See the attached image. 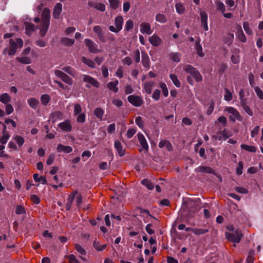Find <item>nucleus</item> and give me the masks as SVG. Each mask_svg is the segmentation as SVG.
<instances>
[{"label": "nucleus", "mask_w": 263, "mask_h": 263, "mask_svg": "<svg viewBox=\"0 0 263 263\" xmlns=\"http://www.w3.org/2000/svg\"><path fill=\"white\" fill-rule=\"evenodd\" d=\"M50 10L48 8H45L42 14V26L40 29V35L43 37L45 35L50 24Z\"/></svg>", "instance_id": "nucleus-1"}, {"label": "nucleus", "mask_w": 263, "mask_h": 263, "mask_svg": "<svg viewBox=\"0 0 263 263\" xmlns=\"http://www.w3.org/2000/svg\"><path fill=\"white\" fill-rule=\"evenodd\" d=\"M184 69L186 72L190 73L197 82L202 80V77L200 72L192 66L187 65L184 67Z\"/></svg>", "instance_id": "nucleus-2"}, {"label": "nucleus", "mask_w": 263, "mask_h": 263, "mask_svg": "<svg viewBox=\"0 0 263 263\" xmlns=\"http://www.w3.org/2000/svg\"><path fill=\"white\" fill-rule=\"evenodd\" d=\"M226 235L229 240L235 243L239 242L242 236L241 231L239 230H236L232 233H226Z\"/></svg>", "instance_id": "nucleus-3"}, {"label": "nucleus", "mask_w": 263, "mask_h": 263, "mask_svg": "<svg viewBox=\"0 0 263 263\" xmlns=\"http://www.w3.org/2000/svg\"><path fill=\"white\" fill-rule=\"evenodd\" d=\"M123 22V17L120 15L117 16L115 20L116 27H115L114 26H110L109 27V30L115 33L119 32L122 28Z\"/></svg>", "instance_id": "nucleus-4"}, {"label": "nucleus", "mask_w": 263, "mask_h": 263, "mask_svg": "<svg viewBox=\"0 0 263 263\" xmlns=\"http://www.w3.org/2000/svg\"><path fill=\"white\" fill-rule=\"evenodd\" d=\"M84 43L90 52L93 53H98L101 52V50L98 48V46L92 40L86 39Z\"/></svg>", "instance_id": "nucleus-5"}, {"label": "nucleus", "mask_w": 263, "mask_h": 263, "mask_svg": "<svg viewBox=\"0 0 263 263\" xmlns=\"http://www.w3.org/2000/svg\"><path fill=\"white\" fill-rule=\"evenodd\" d=\"M54 74L65 83L70 85H71L73 84V80L72 78L62 71L59 70H55Z\"/></svg>", "instance_id": "nucleus-6"}, {"label": "nucleus", "mask_w": 263, "mask_h": 263, "mask_svg": "<svg viewBox=\"0 0 263 263\" xmlns=\"http://www.w3.org/2000/svg\"><path fill=\"white\" fill-rule=\"evenodd\" d=\"M128 102L133 106L140 107L143 103V100L141 97L135 95H130L127 97Z\"/></svg>", "instance_id": "nucleus-7"}, {"label": "nucleus", "mask_w": 263, "mask_h": 263, "mask_svg": "<svg viewBox=\"0 0 263 263\" xmlns=\"http://www.w3.org/2000/svg\"><path fill=\"white\" fill-rule=\"evenodd\" d=\"M231 136V134L230 132L227 129H224L222 131L219 132L216 135H213L212 138L221 141L226 140Z\"/></svg>", "instance_id": "nucleus-8"}, {"label": "nucleus", "mask_w": 263, "mask_h": 263, "mask_svg": "<svg viewBox=\"0 0 263 263\" xmlns=\"http://www.w3.org/2000/svg\"><path fill=\"white\" fill-rule=\"evenodd\" d=\"M188 208L189 209V214L190 217L194 216V214L200 209L199 205L197 202L192 201L188 203Z\"/></svg>", "instance_id": "nucleus-9"}, {"label": "nucleus", "mask_w": 263, "mask_h": 263, "mask_svg": "<svg viewBox=\"0 0 263 263\" xmlns=\"http://www.w3.org/2000/svg\"><path fill=\"white\" fill-rule=\"evenodd\" d=\"M58 126L62 131L65 132H70L72 130V126L69 120H66L60 123Z\"/></svg>", "instance_id": "nucleus-10"}, {"label": "nucleus", "mask_w": 263, "mask_h": 263, "mask_svg": "<svg viewBox=\"0 0 263 263\" xmlns=\"http://www.w3.org/2000/svg\"><path fill=\"white\" fill-rule=\"evenodd\" d=\"M137 136L140 144L141 146L142 147V149L147 152L148 151L149 147L147 141L145 138L144 137V135L141 133H138Z\"/></svg>", "instance_id": "nucleus-11"}, {"label": "nucleus", "mask_w": 263, "mask_h": 263, "mask_svg": "<svg viewBox=\"0 0 263 263\" xmlns=\"http://www.w3.org/2000/svg\"><path fill=\"white\" fill-rule=\"evenodd\" d=\"M83 81L84 82L87 83L89 84H90L92 86H93V87H95L97 88L99 86V82L96 79H95L93 78H92L89 76L86 75V74L83 75Z\"/></svg>", "instance_id": "nucleus-12"}, {"label": "nucleus", "mask_w": 263, "mask_h": 263, "mask_svg": "<svg viewBox=\"0 0 263 263\" xmlns=\"http://www.w3.org/2000/svg\"><path fill=\"white\" fill-rule=\"evenodd\" d=\"M93 31L97 34L99 40L102 43L106 42L104 33L101 27L99 26H95L93 28Z\"/></svg>", "instance_id": "nucleus-13"}, {"label": "nucleus", "mask_w": 263, "mask_h": 263, "mask_svg": "<svg viewBox=\"0 0 263 263\" xmlns=\"http://www.w3.org/2000/svg\"><path fill=\"white\" fill-rule=\"evenodd\" d=\"M140 31L142 33L149 35L152 33L151 30V25L148 23H142L140 26Z\"/></svg>", "instance_id": "nucleus-14"}, {"label": "nucleus", "mask_w": 263, "mask_h": 263, "mask_svg": "<svg viewBox=\"0 0 263 263\" xmlns=\"http://www.w3.org/2000/svg\"><path fill=\"white\" fill-rule=\"evenodd\" d=\"M200 16L201 17V25L203 27L205 31H208L209 29L208 25V14L204 11H200Z\"/></svg>", "instance_id": "nucleus-15"}, {"label": "nucleus", "mask_w": 263, "mask_h": 263, "mask_svg": "<svg viewBox=\"0 0 263 263\" xmlns=\"http://www.w3.org/2000/svg\"><path fill=\"white\" fill-rule=\"evenodd\" d=\"M114 146L120 156L122 157L125 154V150L123 148L121 143L119 140H116L115 141Z\"/></svg>", "instance_id": "nucleus-16"}, {"label": "nucleus", "mask_w": 263, "mask_h": 263, "mask_svg": "<svg viewBox=\"0 0 263 263\" xmlns=\"http://www.w3.org/2000/svg\"><path fill=\"white\" fill-rule=\"evenodd\" d=\"M150 43L154 46H158L161 44L162 41L160 37L157 35H153L148 39Z\"/></svg>", "instance_id": "nucleus-17"}, {"label": "nucleus", "mask_w": 263, "mask_h": 263, "mask_svg": "<svg viewBox=\"0 0 263 263\" xmlns=\"http://www.w3.org/2000/svg\"><path fill=\"white\" fill-rule=\"evenodd\" d=\"M225 111L231 114L237 120L241 121L242 117L239 112L232 107H228L225 109Z\"/></svg>", "instance_id": "nucleus-18"}, {"label": "nucleus", "mask_w": 263, "mask_h": 263, "mask_svg": "<svg viewBox=\"0 0 263 263\" xmlns=\"http://www.w3.org/2000/svg\"><path fill=\"white\" fill-rule=\"evenodd\" d=\"M62 10V5L58 3L54 6L53 11V16L55 19H59Z\"/></svg>", "instance_id": "nucleus-19"}, {"label": "nucleus", "mask_w": 263, "mask_h": 263, "mask_svg": "<svg viewBox=\"0 0 263 263\" xmlns=\"http://www.w3.org/2000/svg\"><path fill=\"white\" fill-rule=\"evenodd\" d=\"M57 151L59 153L64 152L65 153H70L72 151V148L70 146H65L59 144L57 146Z\"/></svg>", "instance_id": "nucleus-20"}, {"label": "nucleus", "mask_w": 263, "mask_h": 263, "mask_svg": "<svg viewBox=\"0 0 263 263\" xmlns=\"http://www.w3.org/2000/svg\"><path fill=\"white\" fill-rule=\"evenodd\" d=\"M195 171L197 172H204L211 174H215L214 170L209 166H199L195 169Z\"/></svg>", "instance_id": "nucleus-21"}, {"label": "nucleus", "mask_w": 263, "mask_h": 263, "mask_svg": "<svg viewBox=\"0 0 263 263\" xmlns=\"http://www.w3.org/2000/svg\"><path fill=\"white\" fill-rule=\"evenodd\" d=\"M10 47L8 51L9 55H14L16 51V43L13 39L9 40Z\"/></svg>", "instance_id": "nucleus-22"}, {"label": "nucleus", "mask_w": 263, "mask_h": 263, "mask_svg": "<svg viewBox=\"0 0 263 263\" xmlns=\"http://www.w3.org/2000/svg\"><path fill=\"white\" fill-rule=\"evenodd\" d=\"M142 63L143 66L149 69L150 68L149 64V58L147 54L145 52H142Z\"/></svg>", "instance_id": "nucleus-23"}, {"label": "nucleus", "mask_w": 263, "mask_h": 263, "mask_svg": "<svg viewBox=\"0 0 263 263\" xmlns=\"http://www.w3.org/2000/svg\"><path fill=\"white\" fill-rule=\"evenodd\" d=\"M3 136L0 139V141L2 143V144H4L7 143L8 140L9 139L10 136L9 134L6 131V125L5 124H3Z\"/></svg>", "instance_id": "nucleus-24"}, {"label": "nucleus", "mask_w": 263, "mask_h": 263, "mask_svg": "<svg viewBox=\"0 0 263 263\" xmlns=\"http://www.w3.org/2000/svg\"><path fill=\"white\" fill-rule=\"evenodd\" d=\"M236 29L237 30V36L238 39L242 43L246 42V37L245 34L243 33L241 26L238 25L236 27Z\"/></svg>", "instance_id": "nucleus-25"}, {"label": "nucleus", "mask_w": 263, "mask_h": 263, "mask_svg": "<svg viewBox=\"0 0 263 263\" xmlns=\"http://www.w3.org/2000/svg\"><path fill=\"white\" fill-rule=\"evenodd\" d=\"M24 26L26 30V33L28 35H31L32 33L35 30L34 25L30 23L25 22Z\"/></svg>", "instance_id": "nucleus-26"}, {"label": "nucleus", "mask_w": 263, "mask_h": 263, "mask_svg": "<svg viewBox=\"0 0 263 263\" xmlns=\"http://www.w3.org/2000/svg\"><path fill=\"white\" fill-rule=\"evenodd\" d=\"M11 100V97L7 93L0 94V102L4 104H7L10 102Z\"/></svg>", "instance_id": "nucleus-27"}, {"label": "nucleus", "mask_w": 263, "mask_h": 263, "mask_svg": "<svg viewBox=\"0 0 263 263\" xmlns=\"http://www.w3.org/2000/svg\"><path fill=\"white\" fill-rule=\"evenodd\" d=\"M119 84V82L118 80H116L115 82H110L107 84V88L112 90L115 93H117L119 89L117 87V85Z\"/></svg>", "instance_id": "nucleus-28"}, {"label": "nucleus", "mask_w": 263, "mask_h": 263, "mask_svg": "<svg viewBox=\"0 0 263 263\" xmlns=\"http://www.w3.org/2000/svg\"><path fill=\"white\" fill-rule=\"evenodd\" d=\"M159 147L160 148H163L165 147L168 151L172 150V146L171 142L166 140H162L159 143Z\"/></svg>", "instance_id": "nucleus-29"}, {"label": "nucleus", "mask_w": 263, "mask_h": 263, "mask_svg": "<svg viewBox=\"0 0 263 263\" xmlns=\"http://www.w3.org/2000/svg\"><path fill=\"white\" fill-rule=\"evenodd\" d=\"M154 85V82H145L143 84V88L145 91L148 95L151 94Z\"/></svg>", "instance_id": "nucleus-30"}, {"label": "nucleus", "mask_w": 263, "mask_h": 263, "mask_svg": "<svg viewBox=\"0 0 263 263\" xmlns=\"http://www.w3.org/2000/svg\"><path fill=\"white\" fill-rule=\"evenodd\" d=\"M93 247L97 251L100 252L105 249L107 244L101 245L99 240L96 239L93 242Z\"/></svg>", "instance_id": "nucleus-31"}, {"label": "nucleus", "mask_w": 263, "mask_h": 263, "mask_svg": "<svg viewBox=\"0 0 263 263\" xmlns=\"http://www.w3.org/2000/svg\"><path fill=\"white\" fill-rule=\"evenodd\" d=\"M195 49L197 54L200 57H203L204 53L202 51V48L201 45L200 44V42L196 41L195 42Z\"/></svg>", "instance_id": "nucleus-32"}, {"label": "nucleus", "mask_w": 263, "mask_h": 263, "mask_svg": "<svg viewBox=\"0 0 263 263\" xmlns=\"http://www.w3.org/2000/svg\"><path fill=\"white\" fill-rule=\"evenodd\" d=\"M61 42L66 46H71L74 43L73 39L67 37H63L61 39Z\"/></svg>", "instance_id": "nucleus-33"}, {"label": "nucleus", "mask_w": 263, "mask_h": 263, "mask_svg": "<svg viewBox=\"0 0 263 263\" xmlns=\"http://www.w3.org/2000/svg\"><path fill=\"white\" fill-rule=\"evenodd\" d=\"M62 70L73 77H74L76 75V70L70 66L63 67Z\"/></svg>", "instance_id": "nucleus-34"}, {"label": "nucleus", "mask_w": 263, "mask_h": 263, "mask_svg": "<svg viewBox=\"0 0 263 263\" xmlns=\"http://www.w3.org/2000/svg\"><path fill=\"white\" fill-rule=\"evenodd\" d=\"M29 105L33 109H36L39 104V101L34 98H30L28 100Z\"/></svg>", "instance_id": "nucleus-35"}, {"label": "nucleus", "mask_w": 263, "mask_h": 263, "mask_svg": "<svg viewBox=\"0 0 263 263\" xmlns=\"http://www.w3.org/2000/svg\"><path fill=\"white\" fill-rule=\"evenodd\" d=\"M33 178L35 182H41L43 184H46L47 183V180L44 176H39L37 174H34Z\"/></svg>", "instance_id": "nucleus-36"}, {"label": "nucleus", "mask_w": 263, "mask_h": 263, "mask_svg": "<svg viewBox=\"0 0 263 263\" xmlns=\"http://www.w3.org/2000/svg\"><path fill=\"white\" fill-rule=\"evenodd\" d=\"M104 113V110L100 107L96 108L94 110L95 115L101 120L102 119Z\"/></svg>", "instance_id": "nucleus-37"}, {"label": "nucleus", "mask_w": 263, "mask_h": 263, "mask_svg": "<svg viewBox=\"0 0 263 263\" xmlns=\"http://www.w3.org/2000/svg\"><path fill=\"white\" fill-rule=\"evenodd\" d=\"M141 183L143 185L146 186V187L150 190H152L154 188V184L152 183L149 180L144 179L142 180Z\"/></svg>", "instance_id": "nucleus-38"}, {"label": "nucleus", "mask_w": 263, "mask_h": 263, "mask_svg": "<svg viewBox=\"0 0 263 263\" xmlns=\"http://www.w3.org/2000/svg\"><path fill=\"white\" fill-rule=\"evenodd\" d=\"M82 61L83 63L87 65L90 68H93L95 67V63L92 61L91 60L88 59L85 57H83L82 58Z\"/></svg>", "instance_id": "nucleus-39"}, {"label": "nucleus", "mask_w": 263, "mask_h": 263, "mask_svg": "<svg viewBox=\"0 0 263 263\" xmlns=\"http://www.w3.org/2000/svg\"><path fill=\"white\" fill-rule=\"evenodd\" d=\"M170 78L172 80L173 83L177 87H180L181 86L180 82L178 79L176 75L174 74H170Z\"/></svg>", "instance_id": "nucleus-40"}, {"label": "nucleus", "mask_w": 263, "mask_h": 263, "mask_svg": "<svg viewBox=\"0 0 263 263\" xmlns=\"http://www.w3.org/2000/svg\"><path fill=\"white\" fill-rule=\"evenodd\" d=\"M175 8L176 9V11L179 14H183L185 12V7L180 3H177L175 5Z\"/></svg>", "instance_id": "nucleus-41"}, {"label": "nucleus", "mask_w": 263, "mask_h": 263, "mask_svg": "<svg viewBox=\"0 0 263 263\" xmlns=\"http://www.w3.org/2000/svg\"><path fill=\"white\" fill-rule=\"evenodd\" d=\"M194 234L196 235H203L208 232H209V230L208 229H198V228H194Z\"/></svg>", "instance_id": "nucleus-42"}, {"label": "nucleus", "mask_w": 263, "mask_h": 263, "mask_svg": "<svg viewBox=\"0 0 263 263\" xmlns=\"http://www.w3.org/2000/svg\"><path fill=\"white\" fill-rule=\"evenodd\" d=\"M171 59L176 63H178L180 61V54L178 52L171 53L170 54Z\"/></svg>", "instance_id": "nucleus-43"}, {"label": "nucleus", "mask_w": 263, "mask_h": 263, "mask_svg": "<svg viewBox=\"0 0 263 263\" xmlns=\"http://www.w3.org/2000/svg\"><path fill=\"white\" fill-rule=\"evenodd\" d=\"M254 251L250 250L248 253V255L246 259V262L247 263H253L254 260Z\"/></svg>", "instance_id": "nucleus-44"}, {"label": "nucleus", "mask_w": 263, "mask_h": 263, "mask_svg": "<svg viewBox=\"0 0 263 263\" xmlns=\"http://www.w3.org/2000/svg\"><path fill=\"white\" fill-rule=\"evenodd\" d=\"M156 20L161 23H165L167 22L166 17L161 13H159L156 15Z\"/></svg>", "instance_id": "nucleus-45"}, {"label": "nucleus", "mask_w": 263, "mask_h": 263, "mask_svg": "<svg viewBox=\"0 0 263 263\" xmlns=\"http://www.w3.org/2000/svg\"><path fill=\"white\" fill-rule=\"evenodd\" d=\"M16 60L18 61L19 62L24 64H28L31 63V61L29 58L28 57H21V58H16Z\"/></svg>", "instance_id": "nucleus-46"}, {"label": "nucleus", "mask_w": 263, "mask_h": 263, "mask_svg": "<svg viewBox=\"0 0 263 263\" xmlns=\"http://www.w3.org/2000/svg\"><path fill=\"white\" fill-rule=\"evenodd\" d=\"M240 147L241 148L245 149L246 151L248 152H255L256 151V148L254 146L241 144Z\"/></svg>", "instance_id": "nucleus-47"}, {"label": "nucleus", "mask_w": 263, "mask_h": 263, "mask_svg": "<svg viewBox=\"0 0 263 263\" xmlns=\"http://www.w3.org/2000/svg\"><path fill=\"white\" fill-rule=\"evenodd\" d=\"M14 139L19 146H22L25 142L23 137L18 135L15 136L14 137Z\"/></svg>", "instance_id": "nucleus-48"}, {"label": "nucleus", "mask_w": 263, "mask_h": 263, "mask_svg": "<svg viewBox=\"0 0 263 263\" xmlns=\"http://www.w3.org/2000/svg\"><path fill=\"white\" fill-rule=\"evenodd\" d=\"M76 250L81 255H85L86 254V250L79 244L74 245Z\"/></svg>", "instance_id": "nucleus-49"}, {"label": "nucleus", "mask_w": 263, "mask_h": 263, "mask_svg": "<svg viewBox=\"0 0 263 263\" xmlns=\"http://www.w3.org/2000/svg\"><path fill=\"white\" fill-rule=\"evenodd\" d=\"M86 115L84 112L77 115V122L79 123H83L85 122Z\"/></svg>", "instance_id": "nucleus-50"}, {"label": "nucleus", "mask_w": 263, "mask_h": 263, "mask_svg": "<svg viewBox=\"0 0 263 263\" xmlns=\"http://www.w3.org/2000/svg\"><path fill=\"white\" fill-rule=\"evenodd\" d=\"M243 27L245 31L248 35H252L253 31L249 27V24L248 22H245L243 24Z\"/></svg>", "instance_id": "nucleus-51"}, {"label": "nucleus", "mask_w": 263, "mask_h": 263, "mask_svg": "<svg viewBox=\"0 0 263 263\" xmlns=\"http://www.w3.org/2000/svg\"><path fill=\"white\" fill-rule=\"evenodd\" d=\"M225 95L224 98L225 100L230 101L232 99V94L228 88H224Z\"/></svg>", "instance_id": "nucleus-52"}, {"label": "nucleus", "mask_w": 263, "mask_h": 263, "mask_svg": "<svg viewBox=\"0 0 263 263\" xmlns=\"http://www.w3.org/2000/svg\"><path fill=\"white\" fill-rule=\"evenodd\" d=\"M81 111L82 107L81 105L78 103L76 104L74 106L73 115L77 116L82 113Z\"/></svg>", "instance_id": "nucleus-53"}, {"label": "nucleus", "mask_w": 263, "mask_h": 263, "mask_svg": "<svg viewBox=\"0 0 263 263\" xmlns=\"http://www.w3.org/2000/svg\"><path fill=\"white\" fill-rule=\"evenodd\" d=\"M135 123L140 128L142 129L144 127V122L140 116H138L136 118Z\"/></svg>", "instance_id": "nucleus-54"}, {"label": "nucleus", "mask_w": 263, "mask_h": 263, "mask_svg": "<svg viewBox=\"0 0 263 263\" xmlns=\"http://www.w3.org/2000/svg\"><path fill=\"white\" fill-rule=\"evenodd\" d=\"M110 6L113 9H116L119 4H120V0H108Z\"/></svg>", "instance_id": "nucleus-55"}, {"label": "nucleus", "mask_w": 263, "mask_h": 263, "mask_svg": "<svg viewBox=\"0 0 263 263\" xmlns=\"http://www.w3.org/2000/svg\"><path fill=\"white\" fill-rule=\"evenodd\" d=\"M160 87L162 90L163 96L167 97L168 95V91L166 84L164 83H160Z\"/></svg>", "instance_id": "nucleus-56"}, {"label": "nucleus", "mask_w": 263, "mask_h": 263, "mask_svg": "<svg viewBox=\"0 0 263 263\" xmlns=\"http://www.w3.org/2000/svg\"><path fill=\"white\" fill-rule=\"evenodd\" d=\"M42 103L46 105L50 101V97L48 95H43L41 97Z\"/></svg>", "instance_id": "nucleus-57"}, {"label": "nucleus", "mask_w": 263, "mask_h": 263, "mask_svg": "<svg viewBox=\"0 0 263 263\" xmlns=\"http://www.w3.org/2000/svg\"><path fill=\"white\" fill-rule=\"evenodd\" d=\"M254 90L256 92L257 97L261 100L263 99V91L262 90L258 87L255 86L254 87Z\"/></svg>", "instance_id": "nucleus-58"}, {"label": "nucleus", "mask_w": 263, "mask_h": 263, "mask_svg": "<svg viewBox=\"0 0 263 263\" xmlns=\"http://www.w3.org/2000/svg\"><path fill=\"white\" fill-rule=\"evenodd\" d=\"M15 213L17 215H20L26 213V211L23 206L18 205L16 206Z\"/></svg>", "instance_id": "nucleus-59"}, {"label": "nucleus", "mask_w": 263, "mask_h": 263, "mask_svg": "<svg viewBox=\"0 0 263 263\" xmlns=\"http://www.w3.org/2000/svg\"><path fill=\"white\" fill-rule=\"evenodd\" d=\"M134 27L133 21L131 20H128L126 21L125 26V29L126 31H129Z\"/></svg>", "instance_id": "nucleus-60"}, {"label": "nucleus", "mask_w": 263, "mask_h": 263, "mask_svg": "<svg viewBox=\"0 0 263 263\" xmlns=\"http://www.w3.org/2000/svg\"><path fill=\"white\" fill-rule=\"evenodd\" d=\"M217 9L218 10L221 11L222 13H223L225 11V6L223 3L220 1L217 2L216 3Z\"/></svg>", "instance_id": "nucleus-61"}, {"label": "nucleus", "mask_w": 263, "mask_h": 263, "mask_svg": "<svg viewBox=\"0 0 263 263\" xmlns=\"http://www.w3.org/2000/svg\"><path fill=\"white\" fill-rule=\"evenodd\" d=\"M5 110L7 115H10L13 112L14 109L12 105L9 103L8 104H5Z\"/></svg>", "instance_id": "nucleus-62"}, {"label": "nucleus", "mask_w": 263, "mask_h": 263, "mask_svg": "<svg viewBox=\"0 0 263 263\" xmlns=\"http://www.w3.org/2000/svg\"><path fill=\"white\" fill-rule=\"evenodd\" d=\"M68 260L70 263H80L73 254H70L67 256Z\"/></svg>", "instance_id": "nucleus-63"}, {"label": "nucleus", "mask_w": 263, "mask_h": 263, "mask_svg": "<svg viewBox=\"0 0 263 263\" xmlns=\"http://www.w3.org/2000/svg\"><path fill=\"white\" fill-rule=\"evenodd\" d=\"M136 129L135 128H129L128 129L126 133V136L128 139L133 137V136L136 134Z\"/></svg>", "instance_id": "nucleus-64"}]
</instances>
